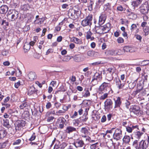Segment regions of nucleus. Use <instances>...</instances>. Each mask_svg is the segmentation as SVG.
<instances>
[{
  "mask_svg": "<svg viewBox=\"0 0 149 149\" xmlns=\"http://www.w3.org/2000/svg\"><path fill=\"white\" fill-rule=\"evenodd\" d=\"M138 140H135L133 143V145L136 149H146L148 147L146 140H142L138 143Z\"/></svg>",
  "mask_w": 149,
  "mask_h": 149,
  "instance_id": "1",
  "label": "nucleus"
},
{
  "mask_svg": "<svg viewBox=\"0 0 149 149\" xmlns=\"http://www.w3.org/2000/svg\"><path fill=\"white\" fill-rule=\"evenodd\" d=\"M111 86L110 83L104 82L100 86L99 91L102 93L108 92V91H111V93H112L113 91L110 87Z\"/></svg>",
  "mask_w": 149,
  "mask_h": 149,
  "instance_id": "2",
  "label": "nucleus"
},
{
  "mask_svg": "<svg viewBox=\"0 0 149 149\" xmlns=\"http://www.w3.org/2000/svg\"><path fill=\"white\" fill-rule=\"evenodd\" d=\"M80 11L78 10H76L73 9H70L68 14L70 18L75 20L78 18L80 15Z\"/></svg>",
  "mask_w": 149,
  "mask_h": 149,
  "instance_id": "3",
  "label": "nucleus"
},
{
  "mask_svg": "<svg viewBox=\"0 0 149 149\" xmlns=\"http://www.w3.org/2000/svg\"><path fill=\"white\" fill-rule=\"evenodd\" d=\"M110 24L109 23L103 26H100L99 27L98 30H101L100 31H97L98 30H96V33H107L110 29Z\"/></svg>",
  "mask_w": 149,
  "mask_h": 149,
  "instance_id": "4",
  "label": "nucleus"
},
{
  "mask_svg": "<svg viewBox=\"0 0 149 149\" xmlns=\"http://www.w3.org/2000/svg\"><path fill=\"white\" fill-rule=\"evenodd\" d=\"M92 19L93 17L92 15H88L82 21L81 25L84 27L87 26H90L92 24Z\"/></svg>",
  "mask_w": 149,
  "mask_h": 149,
  "instance_id": "5",
  "label": "nucleus"
},
{
  "mask_svg": "<svg viewBox=\"0 0 149 149\" xmlns=\"http://www.w3.org/2000/svg\"><path fill=\"white\" fill-rule=\"evenodd\" d=\"M114 139L116 140H119L123 137L122 130L120 128H115L114 132L113 134Z\"/></svg>",
  "mask_w": 149,
  "mask_h": 149,
  "instance_id": "6",
  "label": "nucleus"
},
{
  "mask_svg": "<svg viewBox=\"0 0 149 149\" xmlns=\"http://www.w3.org/2000/svg\"><path fill=\"white\" fill-rule=\"evenodd\" d=\"M140 8V12L144 15H146L148 12V3L145 2V3L142 4Z\"/></svg>",
  "mask_w": 149,
  "mask_h": 149,
  "instance_id": "7",
  "label": "nucleus"
},
{
  "mask_svg": "<svg viewBox=\"0 0 149 149\" xmlns=\"http://www.w3.org/2000/svg\"><path fill=\"white\" fill-rule=\"evenodd\" d=\"M130 110L131 113H133L137 116L139 115L140 109L138 106L136 105L132 106L131 107Z\"/></svg>",
  "mask_w": 149,
  "mask_h": 149,
  "instance_id": "8",
  "label": "nucleus"
},
{
  "mask_svg": "<svg viewBox=\"0 0 149 149\" xmlns=\"http://www.w3.org/2000/svg\"><path fill=\"white\" fill-rule=\"evenodd\" d=\"M66 121L65 119L63 117H60L57 119V123L59 125L58 128L63 129L64 127V125Z\"/></svg>",
  "mask_w": 149,
  "mask_h": 149,
  "instance_id": "9",
  "label": "nucleus"
},
{
  "mask_svg": "<svg viewBox=\"0 0 149 149\" xmlns=\"http://www.w3.org/2000/svg\"><path fill=\"white\" fill-rule=\"evenodd\" d=\"M73 144L72 146H74L76 148H77L83 147L84 145V143L83 140L78 139H77Z\"/></svg>",
  "mask_w": 149,
  "mask_h": 149,
  "instance_id": "10",
  "label": "nucleus"
},
{
  "mask_svg": "<svg viewBox=\"0 0 149 149\" xmlns=\"http://www.w3.org/2000/svg\"><path fill=\"white\" fill-rule=\"evenodd\" d=\"M113 102L109 99H107L104 102V107L106 109H110L112 107Z\"/></svg>",
  "mask_w": 149,
  "mask_h": 149,
  "instance_id": "11",
  "label": "nucleus"
},
{
  "mask_svg": "<svg viewBox=\"0 0 149 149\" xmlns=\"http://www.w3.org/2000/svg\"><path fill=\"white\" fill-rule=\"evenodd\" d=\"M25 122L23 120L18 121L15 125L16 130H20L25 126Z\"/></svg>",
  "mask_w": 149,
  "mask_h": 149,
  "instance_id": "12",
  "label": "nucleus"
},
{
  "mask_svg": "<svg viewBox=\"0 0 149 149\" xmlns=\"http://www.w3.org/2000/svg\"><path fill=\"white\" fill-rule=\"evenodd\" d=\"M18 14V11L15 10H13L11 13L9 14V16L11 17L12 21H14L17 18Z\"/></svg>",
  "mask_w": 149,
  "mask_h": 149,
  "instance_id": "13",
  "label": "nucleus"
},
{
  "mask_svg": "<svg viewBox=\"0 0 149 149\" xmlns=\"http://www.w3.org/2000/svg\"><path fill=\"white\" fill-rule=\"evenodd\" d=\"M102 71H98L96 72L94 74L93 78L97 79L98 81H101L102 80Z\"/></svg>",
  "mask_w": 149,
  "mask_h": 149,
  "instance_id": "14",
  "label": "nucleus"
},
{
  "mask_svg": "<svg viewBox=\"0 0 149 149\" xmlns=\"http://www.w3.org/2000/svg\"><path fill=\"white\" fill-rule=\"evenodd\" d=\"M106 17L105 15L104 14H102L100 16L99 21H98V25L101 26L104 23L106 19Z\"/></svg>",
  "mask_w": 149,
  "mask_h": 149,
  "instance_id": "15",
  "label": "nucleus"
},
{
  "mask_svg": "<svg viewBox=\"0 0 149 149\" xmlns=\"http://www.w3.org/2000/svg\"><path fill=\"white\" fill-rule=\"evenodd\" d=\"M37 91V90L34 87L31 85L28 88V94L29 95H31L35 93Z\"/></svg>",
  "mask_w": 149,
  "mask_h": 149,
  "instance_id": "16",
  "label": "nucleus"
},
{
  "mask_svg": "<svg viewBox=\"0 0 149 149\" xmlns=\"http://www.w3.org/2000/svg\"><path fill=\"white\" fill-rule=\"evenodd\" d=\"M29 80L32 81L35 80L36 78L35 73L33 72H31L28 74Z\"/></svg>",
  "mask_w": 149,
  "mask_h": 149,
  "instance_id": "17",
  "label": "nucleus"
},
{
  "mask_svg": "<svg viewBox=\"0 0 149 149\" xmlns=\"http://www.w3.org/2000/svg\"><path fill=\"white\" fill-rule=\"evenodd\" d=\"M120 98L119 97L116 98L114 99L115 106L114 108H115L118 107H120L121 104V101Z\"/></svg>",
  "mask_w": 149,
  "mask_h": 149,
  "instance_id": "18",
  "label": "nucleus"
},
{
  "mask_svg": "<svg viewBox=\"0 0 149 149\" xmlns=\"http://www.w3.org/2000/svg\"><path fill=\"white\" fill-rule=\"evenodd\" d=\"M8 9V8L7 6L2 5L0 7V13L2 14L6 13Z\"/></svg>",
  "mask_w": 149,
  "mask_h": 149,
  "instance_id": "19",
  "label": "nucleus"
},
{
  "mask_svg": "<svg viewBox=\"0 0 149 149\" xmlns=\"http://www.w3.org/2000/svg\"><path fill=\"white\" fill-rule=\"evenodd\" d=\"M116 84L117 86L119 89H122L123 88L124 84L122 83L119 79L116 78Z\"/></svg>",
  "mask_w": 149,
  "mask_h": 149,
  "instance_id": "20",
  "label": "nucleus"
},
{
  "mask_svg": "<svg viewBox=\"0 0 149 149\" xmlns=\"http://www.w3.org/2000/svg\"><path fill=\"white\" fill-rule=\"evenodd\" d=\"M140 90V94L141 95H144L147 94V96L148 95L149 93H148V89L147 88H142Z\"/></svg>",
  "mask_w": 149,
  "mask_h": 149,
  "instance_id": "21",
  "label": "nucleus"
},
{
  "mask_svg": "<svg viewBox=\"0 0 149 149\" xmlns=\"http://www.w3.org/2000/svg\"><path fill=\"white\" fill-rule=\"evenodd\" d=\"M65 131L66 133L70 134L73 132L76 131V129L73 127L68 126L67 127Z\"/></svg>",
  "mask_w": 149,
  "mask_h": 149,
  "instance_id": "22",
  "label": "nucleus"
},
{
  "mask_svg": "<svg viewBox=\"0 0 149 149\" xmlns=\"http://www.w3.org/2000/svg\"><path fill=\"white\" fill-rule=\"evenodd\" d=\"M143 0H135L132 2V5L134 8L137 7L141 3Z\"/></svg>",
  "mask_w": 149,
  "mask_h": 149,
  "instance_id": "23",
  "label": "nucleus"
},
{
  "mask_svg": "<svg viewBox=\"0 0 149 149\" xmlns=\"http://www.w3.org/2000/svg\"><path fill=\"white\" fill-rule=\"evenodd\" d=\"M106 55L107 56H111L115 55L117 53L114 50H109L106 51L105 52Z\"/></svg>",
  "mask_w": 149,
  "mask_h": 149,
  "instance_id": "24",
  "label": "nucleus"
},
{
  "mask_svg": "<svg viewBox=\"0 0 149 149\" xmlns=\"http://www.w3.org/2000/svg\"><path fill=\"white\" fill-rule=\"evenodd\" d=\"M88 114V111L86 109L85 111V113H84L83 116H85V118H84L82 116L80 117L79 119L81 120V121L82 122H86L87 121L88 119V117L87 115Z\"/></svg>",
  "mask_w": 149,
  "mask_h": 149,
  "instance_id": "25",
  "label": "nucleus"
},
{
  "mask_svg": "<svg viewBox=\"0 0 149 149\" xmlns=\"http://www.w3.org/2000/svg\"><path fill=\"white\" fill-rule=\"evenodd\" d=\"M123 50L124 52H132L133 51L132 47L127 46H125L124 47Z\"/></svg>",
  "mask_w": 149,
  "mask_h": 149,
  "instance_id": "26",
  "label": "nucleus"
},
{
  "mask_svg": "<svg viewBox=\"0 0 149 149\" xmlns=\"http://www.w3.org/2000/svg\"><path fill=\"white\" fill-rule=\"evenodd\" d=\"M89 129L87 127H82L81 130V132L85 135H88L89 133Z\"/></svg>",
  "mask_w": 149,
  "mask_h": 149,
  "instance_id": "27",
  "label": "nucleus"
},
{
  "mask_svg": "<svg viewBox=\"0 0 149 149\" xmlns=\"http://www.w3.org/2000/svg\"><path fill=\"white\" fill-rule=\"evenodd\" d=\"M72 41L76 44H81L82 43V41L80 39L73 37L72 38Z\"/></svg>",
  "mask_w": 149,
  "mask_h": 149,
  "instance_id": "28",
  "label": "nucleus"
},
{
  "mask_svg": "<svg viewBox=\"0 0 149 149\" xmlns=\"http://www.w3.org/2000/svg\"><path fill=\"white\" fill-rule=\"evenodd\" d=\"M130 137L128 135H125L123 138V142L125 143H128L130 141Z\"/></svg>",
  "mask_w": 149,
  "mask_h": 149,
  "instance_id": "29",
  "label": "nucleus"
},
{
  "mask_svg": "<svg viewBox=\"0 0 149 149\" xmlns=\"http://www.w3.org/2000/svg\"><path fill=\"white\" fill-rule=\"evenodd\" d=\"M137 127L138 126L136 125L134 126H132V127L127 126L126 127V131L128 133H131L134 129L137 128Z\"/></svg>",
  "mask_w": 149,
  "mask_h": 149,
  "instance_id": "30",
  "label": "nucleus"
},
{
  "mask_svg": "<svg viewBox=\"0 0 149 149\" xmlns=\"http://www.w3.org/2000/svg\"><path fill=\"white\" fill-rule=\"evenodd\" d=\"M143 134V133L142 132H137L134 134V135L135 137L137 138V140L138 141Z\"/></svg>",
  "mask_w": 149,
  "mask_h": 149,
  "instance_id": "31",
  "label": "nucleus"
},
{
  "mask_svg": "<svg viewBox=\"0 0 149 149\" xmlns=\"http://www.w3.org/2000/svg\"><path fill=\"white\" fill-rule=\"evenodd\" d=\"M110 92V91H108V92H106V93H104L100 97V99L101 100H104L107 97L108 94Z\"/></svg>",
  "mask_w": 149,
  "mask_h": 149,
  "instance_id": "32",
  "label": "nucleus"
},
{
  "mask_svg": "<svg viewBox=\"0 0 149 149\" xmlns=\"http://www.w3.org/2000/svg\"><path fill=\"white\" fill-rule=\"evenodd\" d=\"M30 48V45L28 43H25L24 46V49L25 52H27L29 50Z\"/></svg>",
  "mask_w": 149,
  "mask_h": 149,
  "instance_id": "33",
  "label": "nucleus"
},
{
  "mask_svg": "<svg viewBox=\"0 0 149 149\" xmlns=\"http://www.w3.org/2000/svg\"><path fill=\"white\" fill-rule=\"evenodd\" d=\"M143 31L145 33V35L146 36L148 34L149 29L148 26L143 27Z\"/></svg>",
  "mask_w": 149,
  "mask_h": 149,
  "instance_id": "34",
  "label": "nucleus"
},
{
  "mask_svg": "<svg viewBox=\"0 0 149 149\" xmlns=\"http://www.w3.org/2000/svg\"><path fill=\"white\" fill-rule=\"evenodd\" d=\"M113 77L111 73H107L106 74V78L109 81H111L113 79Z\"/></svg>",
  "mask_w": 149,
  "mask_h": 149,
  "instance_id": "35",
  "label": "nucleus"
},
{
  "mask_svg": "<svg viewBox=\"0 0 149 149\" xmlns=\"http://www.w3.org/2000/svg\"><path fill=\"white\" fill-rule=\"evenodd\" d=\"M71 58V57L68 55L64 56L62 60V61L68 62L69 61Z\"/></svg>",
  "mask_w": 149,
  "mask_h": 149,
  "instance_id": "36",
  "label": "nucleus"
},
{
  "mask_svg": "<svg viewBox=\"0 0 149 149\" xmlns=\"http://www.w3.org/2000/svg\"><path fill=\"white\" fill-rule=\"evenodd\" d=\"M3 125L4 127H6L8 128L10 127V125L9 123V120L7 119L3 120Z\"/></svg>",
  "mask_w": 149,
  "mask_h": 149,
  "instance_id": "37",
  "label": "nucleus"
},
{
  "mask_svg": "<svg viewBox=\"0 0 149 149\" xmlns=\"http://www.w3.org/2000/svg\"><path fill=\"white\" fill-rule=\"evenodd\" d=\"M63 110V111L59 110L58 111L56 112V113H55V114L58 116L62 115L63 113H65L66 111H67L68 110V108H67V109H66V110Z\"/></svg>",
  "mask_w": 149,
  "mask_h": 149,
  "instance_id": "38",
  "label": "nucleus"
},
{
  "mask_svg": "<svg viewBox=\"0 0 149 149\" xmlns=\"http://www.w3.org/2000/svg\"><path fill=\"white\" fill-rule=\"evenodd\" d=\"M38 39V37L37 36H34L33 37V40L31 41L30 43L29 44L30 46H33L35 43L36 41Z\"/></svg>",
  "mask_w": 149,
  "mask_h": 149,
  "instance_id": "39",
  "label": "nucleus"
},
{
  "mask_svg": "<svg viewBox=\"0 0 149 149\" xmlns=\"http://www.w3.org/2000/svg\"><path fill=\"white\" fill-rule=\"evenodd\" d=\"M38 48L40 49H41L42 48V45L44 43V41L43 40H38Z\"/></svg>",
  "mask_w": 149,
  "mask_h": 149,
  "instance_id": "40",
  "label": "nucleus"
},
{
  "mask_svg": "<svg viewBox=\"0 0 149 149\" xmlns=\"http://www.w3.org/2000/svg\"><path fill=\"white\" fill-rule=\"evenodd\" d=\"M100 82V81H98V80L93 78V79L91 81V83L92 85H95L98 84L99 82Z\"/></svg>",
  "mask_w": 149,
  "mask_h": 149,
  "instance_id": "41",
  "label": "nucleus"
},
{
  "mask_svg": "<svg viewBox=\"0 0 149 149\" xmlns=\"http://www.w3.org/2000/svg\"><path fill=\"white\" fill-rule=\"evenodd\" d=\"M93 34L90 31H88L87 33V34L86 35V39L87 40L89 39H90V38L91 36Z\"/></svg>",
  "mask_w": 149,
  "mask_h": 149,
  "instance_id": "42",
  "label": "nucleus"
},
{
  "mask_svg": "<svg viewBox=\"0 0 149 149\" xmlns=\"http://www.w3.org/2000/svg\"><path fill=\"white\" fill-rule=\"evenodd\" d=\"M7 143L8 142L7 141L4 142L3 143H0V149L5 148L6 146Z\"/></svg>",
  "mask_w": 149,
  "mask_h": 149,
  "instance_id": "43",
  "label": "nucleus"
},
{
  "mask_svg": "<svg viewBox=\"0 0 149 149\" xmlns=\"http://www.w3.org/2000/svg\"><path fill=\"white\" fill-rule=\"evenodd\" d=\"M94 4L93 2L92 1H91L89 3V6H88V10L89 11H91L93 10V6Z\"/></svg>",
  "mask_w": 149,
  "mask_h": 149,
  "instance_id": "44",
  "label": "nucleus"
},
{
  "mask_svg": "<svg viewBox=\"0 0 149 149\" xmlns=\"http://www.w3.org/2000/svg\"><path fill=\"white\" fill-rule=\"evenodd\" d=\"M67 143L66 142H63L61 144L58 146L61 149H64L67 145Z\"/></svg>",
  "mask_w": 149,
  "mask_h": 149,
  "instance_id": "45",
  "label": "nucleus"
},
{
  "mask_svg": "<svg viewBox=\"0 0 149 149\" xmlns=\"http://www.w3.org/2000/svg\"><path fill=\"white\" fill-rule=\"evenodd\" d=\"M79 119H77L73 120V123L74 125H79L80 122Z\"/></svg>",
  "mask_w": 149,
  "mask_h": 149,
  "instance_id": "46",
  "label": "nucleus"
},
{
  "mask_svg": "<svg viewBox=\"0 0 149 149\" xmlns=\"http://www.w3.org/2000/svg\"><path fill=\"white\" fill-rule=\"evenodd\" d=\"M28 104L26 102H23L20 106V108L21 109H23L25 107H27Z\"/></svg>",
  "mask_w": 149,
  "mask_h": 149,
  "instance_id": "47",
  "label": "nucleus"
},
{
  "mask_svg": "<svg viewBox=\"0 0 149 149\" xmlns=\"http://www.w3.org/2000/svg\"><path fill=\"white\" fill-rule=\"evenodd\" d=\"M137 28V26L136 24H133L131 26L130 30L131 31H133L134 30Z\"/></svg>",
  "mask_w": 149,
  "mask_h": 149,
  "instance_id": "48",
  "label": "nucleus"
},
{
  "mask_svg": "<svg viewBox=\"0 0 149 149\" xmlns=\"http://www.w3.org/2000/svg\"><path fill=\"white\" fill-rule=\"evenodd\" d=\"M72 58L74 61L76 62H78L80 61V58L79 56H75L72 57Z\"/></svg>",
  "mask_w": 149,
  "mask_h": 149,
  "instance_id": "49",
  "label": "nucleus"
},
{
  "mask_svg": "<svg viewBox=\"0 0 149 149\" xmlns=\"http://www.w3.org/2000/svg\"><path fill=\"white\" fill-rule=\"evenodd\" d=\"M8 50L4 49L2 51V54L3 56H6L8 54Z\"/></svg>",
  "mask_w": 149,
  "mask_h": 149,
  "instance_id": "50",
  "label": "nucleus"
},
{
  "mask_svg": "<svg viewBox=\"0 0 149 149\" xmlns=\"http://www.w3.org/2000/svg\"><path fill=\"white\" fill-rule=\"evenodd\" d=\"M139 93H140V90L139 89H137L135 91H133L132 94V96H135Z\"/></svg>",
  "mask_w": 149,
  "mask_h": 149,
  "instance_id": "51",
  "label": "nucleus"
},
{
  "mask_svg": "<svg viewBox=\"0 0 149 149\" xmlns=\"http://www.w3.org/2000/svg\"><path fill=\"white\" fill-rule=\"evenodd\" d=\"M134 37L136 38L137 40H139L140 42L141 41L142 37L141 36L138 34H135L134 35Z\"/></svg>",
  "mask_w": 149,
  "mask_h": 149,
  "instance_id": "52",
  "label": "nucleus"
},
{
  "mask_svg": "<svg viewBox=\"0 0 149 149\" xmlns=\"http://www.w3.org/2000/svg\"><path fill=\"white\" fill-rule=\"evenodd\" d=\"M125 104L126 108L128 109L129 108V106L130 104V102L127 100H126L125 102Z\"/></svg>",
  "mask_w": 149,
  "mask_h": 149,
  "instance_id": "53",
  "label": "nucleus"
},
{
  "mask_svg": "<svg viewBox=\"0 0 149 149\" xmlns=\"http://www.w3.org/2000/svg\"><path fill=\"white\" fill-rule=\"evenodd\" d=\"M115 128H112L111 130H107L106 131V133L107 134L108 133H109L110 134H111L113 132V133L114 132L115 130Z\"/></svg>",
  "mask_w": 149,
  "mask_h": 149,
  "instance_id": "54",
  "label": "nucleus"
},
{
  "mask_svg": "<svg viewBox=\"0 0 149 149\" xmlns=\"http://www.w3.org/2000/svg\"><path fill=\"white\" fill-rule=\"evenodd\" d=\"M36 138V136L35 135V133H33L31 136V138L29 139V140L30 141H32L34 140Z\"/></svg>",
  "mask_w": 149,
  "mask_h": 149,
  "instance_id": "55",
  "label": "nucleus"
},
{
  "mask_svg": "<svg viewBox=\"0 0 149 149\" xmlns=\"http://www.w3.org/2000/svg\"><path fill=\"white\" fill-rule=\"evenodd\" d=\"M130 14L131 15V16L130 17H129V18L132 19L135 18L136 17V15L134 14V13L131 12L130 13Z\"/></svg>",
  "mask_w": 149,
  "mask_h": 149,
  "instance_id": "56",
  "label": "nucleus"
},
{
  "mask_svg": "<svg viewBox=\"0 0 149 149\" xmlns=\"http://www.w3.org/2000/svg\"><path fill=\"white\" fill-rule=\"evenodd\" d=\"M41 18H38V19H36L34 22V23L35 24H41Z\"/></svg>",
  "mask_w": 149,
  "mask_h": 149,
  "instance_id": "57",
  "label": "nucleus"
},
{
  "mask_svg": "<svg viewBox=\"0 0 149 149\" xmlns=\"http://www.w3.org/2000/svg\"><path fill=\"white\" fill-rule=\"evenodd\" d=\"M117 41L118 43H122L124 42V39L121 37H119L117 39Z\"/></svg>",
  "mask_w": 149,
  "mask_h": 149,
  "instance_id": "58",
  "label": "nucleus"
},
{
  "mask_svg": "<svg viewBox=\"0 0 149 149\" xmlns=\"http://www.w3.org/2000/svg\"><path fill=\"white\" fill-rule=\"evenodd\" d=\"M90 93L88 90H87L86 92L83 95L84 97H87L90 96Z\"/></svg>",
  "mask_w": 149,
  "mask_h": 149,
  "instance_id": "59",
  "label": "nucleus"
},
{
  "mask_svg": "<svg viewBox=\"0 0 149 149\" xmlns=\"http://www.w3.org/2000/svg\"><path fill=\"white\" fill-rule=\"evenodd\" d=\"M50 85L54 87L56 85V81H52L50 84Z\"/></svg>",
  "mask_w": 149,
  "mask_h": 149,
  "instance_id": "60",
  "label": "nucleus"
},
{
  "mask_svg": "<svg viewBox=\"0 0 149 149\" xmlns=\"http://www.w3.org/2000/svg\"><path fill=\"white\" fill-rule=\"evenodd\" d=\"M107 120L106 117L105 116H103L101 119V122L102 123H104Z\"/></svg>",
  "mask_w": 149,
  "mask_h": 149,
  "instance_id": "61",
  "label": "nucleus"
},
{
  "mask_svg": "<svg viewBox=\"0 0 149 149\" xmlns=\"http://www.w3.org/2000/svg\"><path fill=\"white\" fill-rule=\"evenodd\" d=\"M21 140L20 139H18L16 140L15 142H14L13 144V145H18L20 143Z\"/></svg>",
  "mask_w": 149,
  "mask_h": 149,
  "instance_id": "62",
  "label": "nucleus"
},
{
  "mask_svg": "<svg viewBox=\"0 0 149 149\" xmlns=\"http://www.w3.org/2000/svg\"><path fill=\"white\" fill-rule=\"evenodd\" d=\"M54 119V117L52 116L49 117L47 119V121L48 122H52L53 120Z\"/></svg>",
  "mask_w": 149,
  "mask_h": 149,
  "instance_id": "63",
  "label": "nucleus"
},
{
  "mask_svg": "<svg viewBox=\"0 0 149 149\" xmlns=\"http://www.w3.org/2000/svg\"><path fill=\"white\" fill-rule=\"evenodd\" d=\"M46 108L47 109H49L50 108L52 107V104L50 102H48L46 105Z\"/></svg>",
  "mask_w": 149,
  "mask_h": 149,
  "instance_id": "64",
  "label": "nucleus"
}]
</instances>
